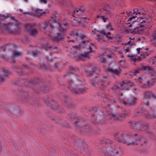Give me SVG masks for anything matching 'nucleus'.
<instances>
[{"label": "nucleus", "instance_id": "nucleus-1", "mask_svg": "<svg viewBox=\"0 0 156 156\" xmlns=\"http://www.w3.org/2000/svg\"><path fill=\"white\" fill-rule=\"evenodd\" d=\"M57 22V19L55 16L50 20L43 23H39V26L40 29H42L48 31V34L53 41L58 42L62 40L64 36L65 32L68 27V24L64 21L62 24L58 23V31L56 32V29L54 26V24Z\"/></svg>", "mask_w": 156, "mask_h": 156}, {"label": "nucleus", "instance_id": "nucleus-2", "mask_svg": "<svg viewBox=\"0 0 156 156\" xmlns=\"http://www.w3.org/2000/svg\"><path fill=\"white\" fill-rule=\"evenodd\" d=\"M19 26L16 19L11 14H0V30L3 33L6 32L11 34L18 33Z\"/></svg>", "mask_w": 156, "mask_h": 156}, {"label": "nucleus", "instance_id": "nucleus-3", "mask_svg": "<svg viewBox=\"0 0 156 156\" xmlns=\"http://www.w3.org/2000/svg\"><path fill=\"white\" fill-rule=\"evenodd\" d=\"M84 70L88 76H93L95 77V79L94 80L91 79L90 81V83L92 86L102 89L106 85H109V83L108 80L109 79L108 76H103V80L97 79V77L98 79L99 78L97 76H98L99 71L95 66L90 64L84 68Z\"/></svg>", "mask_w": 156, "mask_h": 156}, {"label": "nucleus", "instance_id": "nucleus-4", "mask_svg": "<svg viewBox=\"0 0 156 156\" xmlns=\"http://www.w3.org/2000/svg\"><path fill=\"white\" fill-rule=\"evenodd\" d=\"M65 77H69V78L68 80V85L67 86V88L72 92H74L75 94H77L85 93L87 90V88L85 87H80L79 86H76L73 85V80H79V78L80 76L78 69L74 67L70 66L69 68L68 73Z\"/></svg>", "mask_w": 156, "mask_h": 156}, {"label": "nucleus", "instance_id": "nucleus-5", "mask_svg": "<svg viewBox=\"0 0 156 156\" xmlns=\"http://www.w3.org/2000/svg\"><path fill=\"white\" fill-rule=\"evenodd\" d=\"M133 22L128 23L127 26L133 27V30H130L129 32L133 35L135 34H142L144 32L145 28L150 29L152 24L151 20L147 19L144 20L142 17H138L136 21H133Z\"/></svg>", "mask_w": 156, "mask_h": 156}, {"label": "nucleus", "instance_id": "nucleus-6", "mask_svg": "<svg viewBox=\"0 0 156 156\" xmlns=\"http://www.w3.org/2000/svg\"><path fill=\"white\" fill-rule=\"evenodd\" d=\"M115 139L118 142H122V143L127 145H130L140 144L141 145H145L147 143V140L143 137L139 138L138 135L136 134H133L132 135L133 138L135 140L131 141L129 136L123 134H119L118 133H115L114 135Z\"/></svg>", "mask_w": 156, "mask_h": 156}, {"label": "nucleus", "instance_id": "nucleus-7", "mask_svg": "<svg viewBox=\"0 0 156 156\" xmlns=\"http://www.w3.org/2000/svg\"><path fill=\"white\" fill-rule=\"evenodd\" d=\"M131 47L129 46L124 49L123 51L125 54L126 55L127 57L131 61L136 62L137 61L141 60L143 58H145L147 56L149 55L151 52V51L149 48H146L144 49L141 48H137V56L136 55H133L129 53L131 52Z\"/></svg>", "mask_w": 156, "mask_h": 156}, {"label": "nucleus", "instance_id": "nucleus-8", "mask_svg": "<svg viewBox=\"0 0 156 156\" xmlns=\"http://www.w3.org/2000/svg\"><path fill=\"white\" fill-rule=\"evenodd\" d=\"M87 11L83 9H76L73 12L72 16L75 18L73 19L74 21L78 23V24H80L81 23L82 24H84L87 23L89 21L86 17L85 14Z\"/></svg>", "mask_w": 156, "mask_h": 156}, {"label": "nucleus", "instance_id": "nucleus-9", "mask_svg": "<svg viewBox=\"0 0 156 156\" xmlns=\"http://www.w3.org/2000/svg\"><path fill=\"white\" fill-rule=\"evenodd\" d=\"M112 142V141L109 140H107L106 141H102L101 142V144H102L103 146H104L105 151L102 150H101L100 151L102 152L105 156H116L119 152L116 149L113 150L110 145L108 144V143L111 144Z\"/></svg>", "mask_w": 156, "mask_h": 156}, {"label": "nucleus", "instance_id": "nucleus-10", "mask_svg": "<svg viewBox=\"0 0 156 156\" xmlns=\"http://www.w3.org/2000/svg\"><path fill=\"white\" fill-rule=\"evenodd\" d=\"M110 7V5L109 4L102 5L101 7L99 9L98 11L99 12L103 13V14L97 15V18L101 20L104 22H105L111 13Z\"/></svg>", "mask_w": 156, "mask_h": 156}, {"label": "nucleus", "instance_id": "nucleus-11", "mask_svg": "<svg viewBox=\"0 0 156 156\" xmlns=\"http://www.w3.org/2000/svg\"><path fill=\"white\" fill-rule=\"evenodd\" d=\"M94 44L91 43V44L89 46L90 49L89 52H86L80 55L74 54L73 58L77 61L80 60H84L87 59L89 57V53H92L94 52V51L92 50V49L94 48Z\"/></svg>", "mask_w": 156, "mask_h": 156}, {"label": "nucleus", "instance_id": "nucleus-12", "mask_svg": "<svg viewBox=\"0 0 156 156\" xmlns=\"http://www.w3.org/2000/svg\"><path fill=\"white\" fill-rule=\"evenodd\" d=\"M135 125L134 127L137 130L140 131H142L143 130L145 131L146 133H147L149 135H151V138H153L152 137V136L153 135V133H151L148 130V127L149 125L148 124H144L142 122H137L135 123Z\"/></svg>", "mask_w": 156, "mask_h": 156}, {"label": "nucleus", "instance_id": "nucleus-13", "mask_svg": "<svg viewBox=\"0 0 156 156\" xmlns=\"http://www.w3.org/2000/svg\"><path fill=\"white\" fill-rule=\"evenodd\" d=\"M122 94L120 93L119 96L118 98V99L120 103L126 106H130L135 105L138 100L136 97L131 99L129 101L128 99L125 100L122 98Z\"/></svg>", "mask_w": 156, "mask_h": 156}, {"label": "nucleus", "instance_id": "nucleus-14", "mask_svg": "<svg viewBox=\"0 0 156 156\" xmlns=\"http://www.w3.org/2000/svg\"><path fill=\"white\" fill-rule=\"evenodd\" d=\"M113 30L112 25L110 24H108L107 25L106 28L103 30H100L99 32L101 34L105 36L106 38H108L109 40H113V38L108 36L110 35V32L112 31Z\"/></svg>", "mask_w": 156, "mask_h": 156}, {"label": "nucleus", "instance_id": "nucleus-15", "mask_svg": "<svg viewBox=\"0 0 156 156\" xmlns=\"http://www.w3.org/2000/svg\"><path fill=\"white\" fill-rule=\"evenodd\" d=\"M130 83V82H129L128 83H127L124 81L121 83H118L115 84V88L113 87L111 88V89L115 92H116L115 91L116 89L118 90H128L129 87L132 86V85L129 84Z\"/></svg>", "mask_w": 156, "mask_h": 156}, {"label": "nucleus", "instance_id": "nucleus-16", "mask_svg": "<svg viewBox=\"0 0 156 156\" xmlns=\"http://www.w3.org/2000/svg\"><path fill=\"white\" fill-rule=\"evenodd\" d=\"M40 80L37 78L34 79L33 80H19V82L22 85L28 86L29 87H32V86L35 84L37 85L40 82Z\"/></svg>", "mask_w": 156, "mask_h": 156}, {"label": "nucleus", "instance_id": "nucleus-17", "mask_svg": "<svg viewBox=\"0 0 156 156\" xmlns=\"http://www.w3.org/2000/svg\"><path fill=\"white\" fill-rule=\"evenodd\" d=\"M48 66H46L44 63H42V64H40L39 67L41 68L42 69H45L48 70L51 69V68H53L54 69H57L58 68V65L55 63L52 59H50L48 60Z\"/></svg>", "mask_w": 156, "mask_h": 156}, {"label": "nucleus", "instance_id": "nucleus-18", "mask_svg": "<svg viewBox=\"0 0 156 156\" xmlns=\"http://www.w3.org/2000/svg\"><path fill=\"white\" fill-rule=\"evenodd\" d=\"M141 110L140 112H141L142 115L146 119H156V110H155L154 112H153V114L152 115H150L149 114H148L146 109L144 108H141Z\"/></svg>", "mask_w": 156, "mask_h": 156}, {"label": "nucleus", "instance_id": "nucleus-19", "mask_svg": "<svg viewBox=\"0 0 156 156\" xmlns=\"http://www.w3.org/2000/svg\"><path fill=\"white\" fill-rule=\"evenodd\" d=\"M98 32V31L94 29L93 30L91 33V35H94L93 37L96 40H97L98 41L99 43H101L104 42L105 40L103 37H102L97 33Z\"/></svg>", "mask_w": 156, "mask_h": 156}, {"label": "nucleus", "instance_id": "nucleus-20", "mask_svg": "<svg viewBox=\"0 0 156 156\" xmlns=\"http://www.w3.org/2000/svg\"><path fill=\"white\" fill-rule=\"evenodd\" d=\"M122 114L119 115L115 113H112V116L115 120L120 121L122 118L124 116L127 115V113L126 110L123 108H121Z\"/></svg>", "mask_w": 156, "mask_h": 156}, {"label": "nucleus", "instance_id": "nucleus-21", "mask_svg": "<svg viewBox=\"0 0 156 156\" xmlns=\"http://www.w3.org/2000/svg\"><path fill=\"white\" fill-rule=\"evenodd\" d=\"M11 47H12L11 44H10L9 45L6 44L4 46L0 47V57L1 58L5 60H7V58L4 55L2 54V52H5L7 47L8 49H10L11 48Z\"/></svg>", "mask_w": 156, "mask_h": 156}, {"label": "nucleus", "instance_id": "nucleus-22", "mask_svg": "<svg viewBox=\"0 0 156 156\" xmlns=\"http://www.w3.org/2000/svg\"><path fill=\"white\" fill-rule=\"evenodd\" d=\"M11 54L12 56L9 59H10L11 60V63L12 64L14 63L16 59L15 58L21 56L22 55V53L17 50H13L12 51Z\"/></svg>", "mask_w": 156, "mask_h": 156}, {"label": "nucleus", "instance_id": "nucleus-23", "mask_svg": "<svg viewBox=\"0 0 156 156\" xmlns=\"http://www.w3.org/2000/svg\"><path fill=\"white\" fill-rule=\"evenodd\" d=\"M151 97L156 99V95L150 91H147L143 93V97L142 98L143 100L147 99Z\"/></svg>", "mask_w": 156, "mask_h": 156}, {"label": "nucleus", "instance_id": "nucleus-24", "mask_svg": "<svg viewBox=\"0 0 156 156\" xmlns=\"http://www.w3.org/2000/svg\"><path fill=\"white\" fill-rule=\"evenodd\" d=\"M2 72L4 74L3 76L0 75V82H3L4 80V78H7L8 75L10 73L8 69L3 68L2 69Z\"/></svg>", "mask_w": 156, "mask_h": 156}, {"label": "nucleus", "instance_id": "nucleus-25", "mask_svg": "<svg viewBox=\"0 0 156 156\" xmlns=\"http://www.w3.org/2000/svg\"><path fill=\"white\" fill-rule=\"evenodd\" d=\"M107 72H109L111 73L112 76L114 77L115 76H118L120 73V71L116 69H113L111 68H108L106 69Z\"/></svg>", "mask_w": 156, "mask_h": 156}, {"label": "nucleus", "instance_id": "nucleus-26", "mask_svg": "<svg viewBox=\"0 0 156 156\" xmlns=\"http://www.w3.org/2000/svg\"><path fill=\"white\" fill-rule=\"evenodd\" d=\"M150 42L152 44L156 46V31L152 34L150 37Z\"/></svg>", "mask_w": 156, "mask_h": 156}, {"label": "nucleus", "instance_id": "nucleus-27", "mask_svg": "<svg viewBox=\"0 0 156 156\" xmlns=\"http://www.w3.org/2000/svg\"><path fill=\"white\" fill-rule=\"evenodd\" d=\"M133 15L134 16L138 15H144L145 14V12L144 10H140L139 9L137 8H135L133 9Z\"/></svg>", "mask_w": 156, "mask_h": 156}, {"label": "nucleus", "instance_id": "nucleus-28", "mask_svg": "<svg viewBox=\"0 0 156 156\" xmlns=\"http://www.w3.org/2000/svg\"><path fill=\"white\" fill-rule=\"evenodd\" d=\"M29 31L30 35L33 37H35L38 32V30L37 29L34 28L31 26L30 27Z\"/></svg>", "mask_w": 156, "mask_h": 156}, {"label": "nucleus", "instance_id": "nucleus-29", "mask_svg": "<svg viewBox=\"0 0 156 156\" xmlns=\"http://www.w3.org/2000/svg\"><path fill=\"white\" fill-rule=\"evenodd\" d=\"M141 69L145 71L150 72V73L151 71L153 70V68L152 66H146L144 65H142L140 68Z\"/></svg>", "mask_w": 156, "mask_h": 156}, {"label": "nucleus", "instance_id": "nucleus-30", "mask_svg": "<svg viewBox=\"0 0 156 156\" xmlns=\"http://www.w3.org/2000/svg\"><path fill=\"white\" fill-rule=\"evenodd\" d=\"M29 96L28 95V94L27 92H24L23 93V95L20 96V99L21 101H28V100L29 98Z\"/></svg>", "mask_w": 156, "mask_h": 156}, {"label": "nucleus", "instance_id": "nucleus-31", "mask_svg": "<svg viewBox=\"0 0 156 156\" xmlns=\"http://www.w3.org/2000/svg\"><path fill=\"white\" fill-rule=\"evenodd\" d=\"M107 99V100L108 101V102H109V103L107 105L108 106L109 109L111 110L112 108L111 106H112V107H113L112 106L111 104H112L113 102V103H116V101L112 98H109L108 97Z\"/></svg>", "mask_w": 156, "mask_h": 156}, {"label": "nucleus", "instance_id": "nucleus-32", "mask_svg": "<svg viewBox=\"0 0 156 156\" xmlns=\"http://www.w3.org/2000/svg\"><path fill=\"white\" fill-rule=\"evenodd\" d=\"M135 38L134 37L130 38H129V40L128 42L125 44V45L130 44V45H135L134 42Z\"/></svg>", "mask_w": 156, "mask_h": 156}, {"label": "nucleus", "instance_id": "nucleus-33", "mask_svg": "<svg viewBox=\"0 0 156 156\" xmlns=\"http://www.w3.org/2000/svg\"><path fill=\"white\" fill-rule=\"evenodd\" d=\"M12 69L13 70L18 73L19 75H21L23 74V70L21 69L20 68H19L18 67L14 66L13 68Z\"/></svg>", "mask_w": 156, "mask_h": 156}, {"label": "nucleus", "instance_id": "nucleus-34", "mask_svg": "<svg viewBox=\"0 0 156 156\" xmlns=\"http://www.w3.org/2000/svg\"><path fill=\"white\" fill-rule=\"evenodd\" d=\"M126 62V61L125 60H123L122 59L119 61L118 63V65L120 67L124 69L125 68V65L124 64Z\"/></svg>", "mask_w": 156, "mask_h": 156}, {"label": "nucleus", "instance_id": "nucleus-35", "mask_svg": "<svg viewBox=\"0 0 156 156\" xmlns=\"http://www.w3.org/2000/svg\"><path fill=\"white\" fill-rule=\"evenodd\" d=\"M155 78H152L151 80H147V82L148 86H152L155 82Z\"/></svg>", "mask_w": 156, "mask_h": 156}, {"label": "nucleus", "instance_id": "nucleus-36", "mask_svg": "<svg viewBox=\"0 0 156 156\" xmlns=\"http://www.w3.org/2000/svg\"><path fill=\"white\" fill-rule=\"evenodd\" d=\"M150 62L151 64H153L156 67V56L153 57L152 60H150Z\"/></svg>", "mask_w": 156, "mask_h": 156}, {"label": "nucleus", "instance_id": "nucleus-37", "mask_svg": "<svg viewBox=\"0 0 156 156\" xmlns=\"http://www.w3.org/2000/svg\"><path fill=\"white\" fill-rule=\"evenodd\" d=\"M27 54L28 55H31L33 56H36L37 54V53L35 51H29L27 52Z\"/></svg>", "mask_w": 156, "mask_h": 156}, {"label": "nucleus", "instance_id": "nucleus-38", "mask_svg": "<svg viewBox=\"0 0 156 156\" xmlns=\"http://www.w3.org/2000/svg\"><path fill=\"white\" fill-rule=\"evenodd\" d=\"M106 58H105L103 56H101L99 57V61L102 63H105Z\"/></svg>", "mask_w": 156, "mask_h": 156}, {"label": "nucleus", "instance_id": "nucleus-39", "mask_svg": "<svg viewBox=\"0 0 156 156\" xmlns=\"http://www.w3.org/2000/svg\"><path fill=\"white\" fill-rule=\"evenodd\" d=\"M140 70V69H134V70L132 71V73L134 75L136 76L137 75V74L139 73V71Z\"/></svg>", "mask_w": 156, "mask_h": 156}, {"label": "nucleus", "instance_id": "nucleus-40", "mask_svg": "<svg viewBox=\"0 0 156 156\" xmlns=\"http://www.w3.org/2000/svg\"><path fill=\"white\" fill-rule=\"evenodd\" d=\"M118 53L120 55V57L121 58H123L124 56L123 55L122 51L121 50H119L118 51Z\"/></svg>", "mask_w": 156, "mask_h": 156}, {"label": "nucleus", "instance_id": "nucleus-41", "mask_svg": "<svg viewBox=\"0 0 156 156\" xmlns=\"http://www.w3.org/2000/svg\"><path fill=\"white\" fill-rule=\"evenodd\" d=\"M144 79L141 78H138L136 80V82L139 83L141 84L143 83Z\"/></svg>", "mask_w": 156, "mask_h": 156}, {"label": "nucleus", "instance_id": "nucleus-42", "mask_svg": "<svg viewBox=\"0 0 156 156\" xmlns=\"http://www.w3.org/2000/svg\"><path fill=\"white\" fill-rule=\"evenodd\" d=\"M71 34L73 36H75L76 37H79V34L77 31H72Z\"/></svg>", "mask_w": 156, "mask_h": 156}, {"label": "nucleus", "instance_id": "nucleus-43", "mask_svg": "<svg viewBox=\"0 0 156 156\" xmlns=\"http://www.w3.org/2000/svg\"><path fill=\"white\" fill-rule=\"evenodd\" d=\"M73 124L74 126H80L79 122L78 121L74 122H73Z\"/></svg>", "mask_w": 156, "mask_h": 156}, {"label": "nucleus", "instance_id": "nucleus-44", "mask_svg": "<svg viewBox=\"0 0 156 156\" xmlns=\"http://www.w3.org/2000/svg\"><path fill=\"white\" fill-rule=\"evenodd\" d=\"M132 16L129 18L128 20V22L131 21L133 19H134L136 17H137V16H134V15H133V14H132Z\"/></svg>", "mask_w": 156, "mask_h": 156}, {"label": "nucleus", "instance_id": "nucleus-45", "mask_svg": "<svg viewBox=\"0 0 156 156\" xmlns=\"http://www.w3.org/2000/svg\"><path fill=\"white\" fill-rule=\"evenodd\" d=\"M50 46H51L48 45V44H47L45 45V46L43 45L42 48H44L45 49H49L50 48Z\"/></svg>", "mask_w": 156, "mask_h": 156}, {"label": "nucleus", "instance_id": "nucleus-46", "mask_svg": "<svg viewBox=\"0 0 156 156\" xmlns=\"http://www.w3.org/2000/svg\"><path fill=\"white\" fill-rule=\"evenodd\" d=\"M72 47L73 48H75L76 49H80V45H73Z\"/></svg>", "mask_w": 156, "mask_h": 156}, {"label": "nucleus", "instance_id": "nucleus-47", "mask_svg": "<svg viewBox=\"0 0 156 156\" xmlns=\"http://www.w3.org/2000/svg\"><path fill=\"white\" fill-rule=\"evenodd\" d=\"M23 68H25L27 69H28L30 68V67L29 66H28L26 64H23Z\"/></svg>", "mask_w": 156, "mask_h": 156}, {"label": "nucleus", "instance_id": "nucleus-48", "mask_svg": "<svg viewBox=\"0 0 156 156\" xmlns=\"http://www.w3.org/2000/svg\"><path fill=\"white\" fill-rule=\"evenodd\" d=\"M36 12L37 13H39L41 14H43V11L42 10H40V9H37L36 10Z\"/></svg>", "mask_w": 156, "mask_h": 156}, {"label": "nucleus", "instance_id": "nucleus-49", "mask_svg": "<svg viewBox=\"0 0 156 156\" xmlns=\"http://www.w3.org/2000/svg\"><path fill=\"white\" fill-rule=\"evenodd\" d=\"M43 87H41L40 88V90L41 91H42V92H43L44 91L46 90V88H44L43 89Z\"/></svg>", "mask_w": 156, "mask_h": 156}, {"label": "nucleus", "instance_id": "nucleus-50", "mask_svg": "<svg viewBox=\"0 0 156 156\" xmlns=\"http://www.w3.org/2000/svg\"><path fill=\"white\" fill-rule=\"evenodd\" d=\"M40 2L42 3L46 4L47 1L46 0H40Z\"/></svg>", "mask_w": 156, "mask_h": 156}, {"label": "nucleus", "instance_id": "nucleus-51", "mask_svg": "<svg viewBox=\"0 0 156 156\" xmlns=\"http://www.w3.org/2000/svg\"><path fill=\"white\" fill-rule=\"evenodd\" d=\"M88 40H86L85 41H81V43H82V44L84 45H85V43H88Z\"/></svg>", "mask_w": 156, "mask_h": 156}, {"label": "nucleus", "instance_id": "nucleus-52", "mask_svg": "<svg viewBox=\"0 0 156 156\" xmlns=\"http://www.w3.org/2000/svg\"><path fill=\"white\" fill-rule=\"evenodd\" d=\"M140 110V108H139L138 109L136 110L135 111V112L136 113L138 114L140 112V111H139V110Z\"/></svg>", "mask_w": 156, "mask_h": 156}, {"label": "nucleus", "instance_id": "nucleus-53", "mask_svg": "<svg viewBox=\"0 0 156 156\" xmlns=\"http://www.w3.org/2000/svg\"><path fill=\"white\" fill-rule=\"evenodd\" d=\"M79 37H80L81 39H83L86 37V36L83 35L80 36Z\"/></svg>", "mask_w": 156, "mask_h": 156}, {"label": "nucleus", "instance_id": "nucleus-54", "mask_svg": "<svg viewBox=\"0 0 156 156\" xmlns=\"http://www.w3.org/2000/svg\"><path fill=\"white\" fill-rule=\"evenodd\" d=\"M65 101H66V102H67V103L69 102L68 101L69 100V99H69V98H68L67 97H66L65 98Z\"/></svg>", "mask_w": 156, "mask_h": 156}, {"label": "nucleus", "instance_id": "nucleus-55", "mask_svg": "<svg viewBox=\"0 0 156 156\" xmlns=\"http://www.w3.org/2000/svg\"><path fill=\"white\" fill-rule=\"evenodd\" d=\"M152 76H154V77H156V73L155 72H154L152 73Z\"/></svg>", "mask_w": 156, "mask_h": 156}, {"label": "nucleus", "instance_id": "nucleus-56", "mask_svg": "<svg viewBox=\"0 0 156 156\" xmlns=\"http://www.w3.org/2000/svg\"><path fill=\"white\" fill-rule=\"evenodd\" d=\"M107 56H108V58H111L112 56V54L110 53H109L107 55Z\"/></svg>", "mask_w": 156, "mask_h": 156}, {"label": "nucleus", "instance_id": "nucleus-57", "mask_svg": "<svg viewBox=\"0 0 156 156\" xmlns=\"http://www.w3.org/2000/svg\"><path fill=\"white\" fill-rule=\"evenodd\" d=\"M146 105L147 106H150V102H149L147 101V102L146 103Z\"/></svg>", "mask_w": 156, "mask_h": 156}, {"label": "nucleus", "instance_id": "nucleus-58", "mask_svg": "<svg viewBox=\"0 0 156 156\" xmlns=\"http://www.w3.org/2000/svg\"><path fill=\"white\" fill-rule=\"evenodd\" d=\"M141 87L143 88H146L147 87V85H143V84H142V85Z\"/></svg>", "mask_w": 156, "mask_h": 156}, {"label": "nucleus", "instance_id": "nucleus-59", "mask_svg": "<svg viewBox=\"0 0 156 156\" xmlns=\"http://www.w3.org/2000/svg\"><path fill=\"white\" fill-rule=\"evenodd\" d=\"M129 125H134V123L132 122H129Z\"/></svg>", "mask_w": 156, "mask_h": 156}, {"label": "nucleus", "instance_id": "nucleus-60", "mask_svg": "<svg viewBox=\"0 0 156 156\" xmlns=\"http://www.w3.org/2000/svg\"><path fill=\"white\" fill-rule=\"evenodd\" d=\"M24 14H27L29 15H31V13L30 12H26V13H24Z\"/></svg>", "mask_w": 156, "mask_h": 156}, {"label": "nucleus", "instance_id": "nucleus-61", "mask_svg": "<svg viewBox=\"0 0 156 156\" xmlns=\"http://www.w3.org/2000/svg\"><path fill=\"white\" fill-rule=\"evenodd\" d=\"M51 108L52 109H53L54 110V109H55V110L57 109V108L56 107L55 108H54V107L53 108L52 107H51Z\"/></svg>", "mask_w": 156, "mask_h": 156}, {"label": "nucleus", "instance_id": "nucleus-62", "mask_svg": "<svg viewBox=\"0 0 156 156\" xmlns=\"http://www.w3.org/2000/svg\"><path fill=\"white\" fill-rule=\"evenodd\" d=\"M91 117H92V118H94V115H93L92 114V115H91Z\"/></svg>", "mask_w": 156, "mask_h": 156}, {"label": "nucleus", "instance_id": "nucleus-63", "mask_svg": "<svg viewBox=\"0 0 156 156\" xmlns=\"http://www.w3.org/2000/svg\"><path fill=\"white\" fill-rule=\"evenodd\" d=\"M71 41L73 42H75L76 41H75L74 40H72Z\"/></svg>", "mask_w": 156, "mask_h": 156}, {"label": "nucleus", "instance_id": "nucleus-64", "mask_svg": "<svg viewBox=\"0 0 156 156\" xmlns=\"http://www.w3.org/2000/svg\"><path fill=\"white\" fill-rule=\"evenodd\" d=\"M24 1L26 2H27V0H24Z\"/></svg>", "mask_w": 156, "mask_h": 156}]
</instances>
